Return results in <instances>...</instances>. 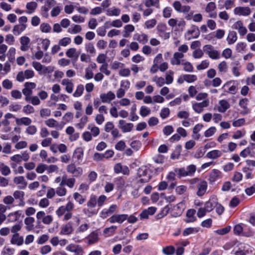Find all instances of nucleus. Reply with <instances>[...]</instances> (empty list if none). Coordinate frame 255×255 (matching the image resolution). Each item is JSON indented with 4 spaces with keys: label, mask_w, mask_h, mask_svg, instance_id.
Masks as SVG:
<instances>
[{
    "label": "nucleus",
    "mask_w": 255,
    "mask_h": 255,
    "mask_svg": "<svg viewBox=\"0 0 255 255\" xmlns=\"http://www.w3.org/2000/svg\"><path fill=\"white\" fill-rule=\"evenodd\" d=\"M196 166L194 164H190L186 168H175V172L177 174L178 177L180 178L182 177L192 176L196 171Z\"/></svg>",
    "instance_id": "1"
},
{
    "label": "nucleus",
    "mask_w": 255,
    "mask_h": 255,
    "mask_svg": "<svg viewBox=\"0 0 255 255\" xmlns=\"http://www.w3.org/2000/svg\"><path fill=\"white\" fill-rule=\"evenodd\" d=\"M137 175L140 178L139 182L141 183L148 182L151 178L148 173V170L146 166H141L137 170Z\"/></svg>",
    "instance_id": "2"
},
{
    "label": "nucleus",
    "mask_w": 255,
    "mask_h": 255,
    "mask_svg": "<svg viewBox=\"0 0 255 255\" xmlns=\"http://www.w3.org/2000/svg\"><path fill=\"white\" fill-rule=\"evenodd\" d=\"M204 51L212 59H219L220 58V52L215 50L211 45H206L203 47Z\"/></svg>",
    "instance_id": "3"
},
{
    "label": "nucleus",
    "mask_w": 255,
    "mask_h": 255,
    "mask_svg": "<svg viewBox=\"0 0 255 255\" xmlns=\"http://www.w3.org/2000/svg\"><path fill=\"white\" fill-rule=\"evenodd\" d=\"M67 171L68 173L73 174L75 177L80 176L83 173L82 168L80 167H77L74 163L68 165Z\"/></svg>",
    "instance_id": "4"
},
{
    "label": "nucleus",
    "mask_w": 255,
    "mask_h": 255,
    "mask_svg": "<svg viewBox=\"0 0 255 255\" xmlns=\"http://www.w3.org/2000/svg\"><path fill=\"white\" fill-rule=\"evenodd\" d=\"M128 218L127 214H115L113 215L109 219L111 223H122Z\"/></svg>",
    "instance_id": "5"
},
{
    "label": "nucleus",
    "mask_w": 255,
    "mask_h": 255,
    "mask_svg": "<svg viewBox=\"0 0 255 255\" xmlns=\"http://www.w3.org/2000/svg\"><path fill=\"white\" fill-rule=\"evenodd\" d=\"M133 127L132 123H126L124 120H120L119 123V128L122 129L123 132L130 131Z\"/></svg>",
    "instance_id": "6"
},
{
    "label": "nucleus",
    "mask_w": 255,
    "mask_h": 255,
    "mask_svg": "<svg viewBox=\"0 0 255 255\" xmlns=\"http://www.w3.org/2000/svg\"><path fill=\"white\" fill-rule=\"evenodd\" d=\"M73 232V223L71 222H69L65 225H63L60 234L68 235L71 234Z\"/></svg>",
    "instance_id": "7"
},
{
    "label": "nucleus",
    "mask_w": 255,
    "mask_h": 255,
    "mask_svg": "<svg viewBox=\"0 0 255 255\" xmlns=\"http://www.w3.org/2000/svg\"><path fill=\"white\" fill-rule=\"evenodd\" d=\"M66 250L74 253L75 255H83V254L82 248L79 245L70 244L66 247Z\"/></svg>",
    "instance_id": "8"
},
{
    "label": "nucleus",
    "mask_w": 255,
    "mask_h": 255,
    "mask_svg": "<svg viewBox=\"0 0 255 255\" xmlns=\"http://www.w3.org/2000/svg\"><path fill=\"white\" fill-rule=\"evenodd\" d=\"M115 95L112 91L108 92L107 94L100 95V98L103 103H110L111 101L115 99Z\"/></svg>",
    "instance_id": "9"
},
{
    "label": "nucleus",
    "mask_w": 255,
    "mask_h": 255,
    "mask_svg": "<svg viewBox=\"0 0 255 255\" xmlns=\"http://www.w3.org/2000/svg\"><path fill=\"white\" fill-rule=\"evenodd\" d=\"M207 188V182L206 181H200L197 185L198 191L197 195L198 196H202L205 193Z\"/></svg>",
    "instance_id": "10"
},
{
    "label": "nucleus",
    "mask_w": 255,
    "mask_h": 255,
    "mask_svg": "<svg viewBox=\"0 0 255 255\" xmlns=\"http://www.w3.org/2000/svg\"><path fill=\"white\" fill-rule=\"evenodd\" d=\"M250 13L251 10L249 7H237L234 9V13L235 14L247 16Z\"/></svg>",
    "instance_id": "11"
},
{
    "label": "nucleus",
    "mask_w": 255,
    "mask_h": 255,
    "mask_svg": "<svg viewBox=\"0 0 255 255\" xmlns=\"http://www.w3.org/2000/svg\"><path fill=\"white\" fill-rule=\"evenodd\" d=\"M21 46L20 50L22 51H26L29 48L30 39L27 36H22L20 41Z\"/></svg>",
    "instance_id": "12"
},
{
    "label": "nucleus",
    "mask_w": 255,
    "mask_h": 255,
    "mask_svg": "<svg viewBox=\"0 0 255 255\" xmlns=\"http://www.w3.org/2000/svg\"><path fill=\"white\" fill-rule=\"evenodd\" d=\"M14 182L16 184H19L18 188L20 189H23L26 188L27 183L25 180L23 176H20L15 177L13 179Z\"/></svg>",
    "instance_id": "13"
},
{
    "label": "nucleus",
    "mask_w": 255,
    "mask_h": 255,
    "mask_svg": "<svg viewBox=\"0 0 255 255\" xmlns=\"http://www.w3.org/2000/svg\"><path fill=\"white\" fill-rule=\"evenodd\" d=\"M89 245L97 243L99 240V234L96 231L92 232L87 237Z\"/></svg>",
    "instance_id": "14"
},
{
    "label": "nucleus",
    "mask_w": 255,
    "mask_h": 255,
    "mask_svg": "<svg viewBox=\"0 0 255 255\" xmlns=\"http://www.w3.org/2000/svg\"><path fill=\"white\" fill-rule=\"evenodd\" d=\"M184 57L183 53L176 52H175L173 57L171 59V63L172 65H179L181 64L180 59Z\"/></svg>",
    "instance_id": "15"
},
{
    "label": "nucleus",
    "mask_w": 255,
    "mask_h": 255,
    "mask_svg": "<svg viewBox=\"0 0 255 255\" xmlns=\"http://www.w3.org/2000/svg\"><path fill=\"white\" fill-rule=\"evenodd\" d=\"M184 57L183 53L176 52H175L173 57L171 59V63L172 65H179L181 64L180 59Z\"/></svg>",
    "instance_id": "16"
},
{
    "label": "nucleus",
    "mask_w": 255,
    "mask_h": 255,
    "mask_svg": "<svg viewBox=\"0 0 255 255\" xmlns=\"http://www.w3.org/2000/svg\"><path fill=\"white\" fill-rule=\"evenodd\" d=\"M196 213V211L194 209H189L187 210L186 213V219L184 220L186 223H192L196 220V217L194 215Z\"/></svg>",
    "instance_id": "17"
},
{
    "label": "nucleus",
    "mask_w": 255,
    "mask_h": 255,
    "mask_svg": "<svg viewBox=\"0 0 255 255\" xmlns=\"http://www.w3.org/2000/svg\"><path fill=\"white\" fill-rule=\"evenodd\" d=\"M248 102V100L247 98L242 99L239 102V106L243 108V110L241 112L242 115H246L249 112V109L247 107Z\"/></svg>",
    "instance_id": "18"
},
{
    "label": "nucleus",
    "mask_w": 255,
    "mask_h": 255,
    "mask_svg": "<svg viewBox=\"0 0 255 255\" xmlns=\"http://www.w3.org/2000/svg\"><path fill=\"white\" fill-rule=\"evenodd\" d=\"M232 82H228L225 84L223 87V89L225 92L235 94L237 92V87L235 85L231 86Z\"/></svg>",
    "instance_id": "19"
},
{
    "label": "nucleus",
    "mask_w": 255,
    "mask_h": 255,
    "mask_svg": "<svg viewBox=\"0 0 255 255\" xmlns=\"http://www.w3.org/2000/svg\"><path fill=\"white\" fill-rule=\"evenodd\" d=\"M117 227L116 226H112L108 228H106L103 230V235L105 237L107 238L113 236L115 233Z\"/></svg>",
    "instance_id": "20"
},
{
    "label": "nucleus",
    "mask_w": 255,
    "mask_h": 255,
    "mask_svg": "<svg viewBox=\"0 0 255 255\" xmlns=\"http://www.w3.org/2000/svg\"><path fill=\"white\" fill-rule=\"evenodd\" d=\"M221 172L217 169H213L209 176L210 182H214L221 177Z\"/></svg>",
    "instance_id": "21"
},
{
    "label": "nucleus",
    "mask_w": 255,
    "mask_h": 255,
    "mask_svg": "<svg viewBox=\"0 0 255 255\" xmlns=\"http://www.w3.org/2000/svg\"><path fill=\"white\" fill-rule=\"evenodd\" d=\"M11 243L12 244H16L17 246H21L23 243V239L22 237H19L18 233H16L12 236Z\"/></svg>",
    "instance_id": "22"
},
{
    "label": "nucleus",
    "mask_w": 255,
    "mask_h": 255,
    "mask_svg": "<svg viewBox=\"0 0 255 255\" xmlns=\"http://www.w3.org/2000/svg\"><path fill=\"white\" fill-rule=\"evenodd\" d=\"M222 155L221 151L219 150H213L208 152L206 154V157L210 159H216L221 157Z\"/></svg>",
    "instance_id": "23"
},
{
    "label": "nucleus",
    "mask_w": 255,
    "mask_h": 255,
    "mask_svg": "<svg viewBox=\"0 0 255 255\" xmlns=\"http://www.w3.org/2000/svg\"><path fill=\"white\" fill-rule=\"evenodd\" d=\"M220 106L218 108V111L221 113H225L230 107L229 103L224 100H222L219 102Z\"/></svg>",
    "instance_id": "24"
},
{
    "label": "nucleus",
    "mask_w": 255,
    "mask_h": 255,
    "mask_svg": "<svg viewBox=\"0 0 255 255\" xmlns=\"http://www.w3.org/2000/svg\"><path fill=\"white\" fill-rule=\"evenodd\" d=\"M26 28V24H19L15 25L13 27V32L15 35H19Z\"/></svg>",
    "instance_id": "25"
},
{
    "label": "nucleus",
    "mask_w": 255,
    "mask_h": 255,
    "mask_svg": "<svg viewBox=\"0 0 255 255\" xmlns=\"http://www.w3.org/2000/svg\"><path fill=\"white\" fill-rule=\"evenodd\" d=\"M171 207L172 205L171 204H168L166 205L165 207H164L163 209L161 211L160 213L156 215V218L157 219H160L167 215V214L169 213Z\"/></svg>",
    "instance_id": "26"
},
{
    "label": "nucleus",
    "mask_w": 255,
    "mask_h": 255,
    "mask_svg": "<svg viewBox=\"0 0 255 255\" xmlns=\"http://www.w3.org/2000/svg\"><path fill=\"white\" fill-rule=\"evenodd\" d=\"M34 221V219L33 217H29L25 219L24 223L26 225V230L29 231L33 229Z\"/></svg>",
    "instance_id": "27"
},
{
    "label": "nucleus",
    "mask_w": 255,
    "mask_h": 255,
    "mask_svg": "<svg viewBox=\"0 0 255 255\" xmlns=\"http://www.w3.org/2000/svg\"><path fill=\"white\" fill-rule=\"evenodd\" d=\"M182 150V146L181 145H178L176 146L174 150L171 154L170 157L172 159H178L180 155V153Z\"/></svg>",
    "instance_id": "28"
},
{
    "label": "nucleus",
    "mask_w": 255,
    "mask_h": 255,
    "mask_svg": "<svg viewBox=\"0 0 255 255\" xmlns=\"http://www.w3.org/2000/svg\"><path fill=\"white\" fill-rule=\"evenodd\" d=\"M237 39V33L234 31H230L228 34L227 40L229 44L234 43Z\"/></svg>",
    "instance_id": "29"
},
{
    "label": "nucleus",
    "mask_w": 255,
    "mask_h": 255,
    "mask_svg": "<svg viewBox=\"0 0 255 255\" xmlns=\"http://www.w3.org/2000/svg\"><path fill=\"white\" fill-rule=\"evenodd\" d=\"M216 202L213 200H209L208 202H206L205 204V209L206 210L207 212H211L215 206H216Z\"/></svg>",
    "instance_id": "30"
},
{
    "label": "nucleus",
    "mask_w": 255,
    "mask_h": 255,
    "mask_svg": "<svg viewBox=\"0 0 255 255\" xmlns=\"http://www.w3.org/2000/svg\"><path fill=\"white\" fill-rule=\"evenodd\" d=\"M32 121L30 119L27 117H23L20 119H17L16 123L17 125H24L25 126H29Z\"/></svg>",
    "instance_id": "31"
},
{
    "label": "nucleus",
    "mask_w": 255,
    "mask_h": 255,
    "mask_svg": "<svg viewBox=\"0 0 255 255\" xmlns=\"http://www.w3.org/2000/svg\"><path fill=\"white\" fill-rule=\"evenodd\" d=\"M199 228H187L183 232V236H187L192 234H195L199 232Z\"/></svg>",
    "instance_id": "32"
},
{
    "label": "nucleus",
    "mask_w": 255,
    "mask_h": 255,
    "mask_svg": "<svg viewBox=\"0 0 255 255\" xmlns=\"http://www.w3.org/2000/svg\"><path fill=\"white\" fill-rule=\"evenodd\" d=\"M64 185V180L63 179L62 182H61L60 185V187H58L56 189V193L59 196H63L66 195L67 190L65 188L62 187V186Z\"/></svg>",
    "instance_id": "33"
},
{
    "label": "nucleus",
    "mask_w": 255,
    "mask_h": 255,
    "mask_svg": "<svg viewBox=\"0 0 255 255\" xmlns=\"http://www.w3.org/2000/svg\"><path fill=\"white\" fill-rule=\"evenodd\" d=\"M134 30V27L131 24L126 25L124 27V32L123 36L125 38L129 36L130 33L133 32Z\"/></svg>",
    "instance_id": "34"
},
{
    "label": "nucleus",
    "mask_w": 255,
    "mask_h": 255,
    "mask_svg": "<svg viewBox=\"0 0 255 255\" xmlns=\"http://www.w3.org/2000/svg\"><path fill=\"white\" fill-rule=\"evenodd\" d=\"M85 48L86 51L91 54H95L96 53V49L94 46L93 43L91 42H88L85 44Z\"/></svg>",
    "instance_id": "35"
},
{
    "label": "nucleus",
    "mask_w": 255,
    "mask_h": 255,
    "mask_svg": "<svg viewBox=\"0 0 255 255\" xmlns=\"http://www.w3.org/2000/svg\"><path fill=\"white\" fill-rule=\"evenodd\" d=\"M37 6V4L35 1H31L27 3L26 5V7L27 9L29 10L27 12L29 14L32 13L34 12V10L36 8Z\"/></svg>",
    "instance_id": "36"
},
{
    "label": "nucleus",
    "mask_w": 255,
    "mask_h": 255,
    "mask_svg": "<svg viewBox=\"0 0 255 255\" xmlns=\"http://www.w3.org/2000/svg\"><path fill=\"white\" fill-rule=\"evenodd\" d=\"M83 156V150L82 148L79 147L75 149L74 152L73 158L77 159L78 160H81Z\"/></svg>",
    "instance_id": "37"
},
{
    "label": "nucleus",
    "mask_w": 255,
    "mask_h": 255,
    "mask_svg": "<svg viewBox=\"0 0 255 255\" xmlns=\"http://www.w3.org/2000/svg\"><path fill=\"white\" fill-rule=\"evenodd\" d=\"M145 5L149 7L150 6H155L156 8H159V0H146Z\"/></svg>",
    "instance_id": "38"
},
{
    "label": "nucleus",
    "mask_w": 255,
    "mask_h": 255,
    "mask_svg": "<svg viewBox=\"0 0 255 255\" xmlns=\"http://www.w3.org/2000/svg\"><path fill=\"white\" fill-rule=\"evenodd\" d=\"M97 204V196L92 195L90 196L89 200L87 202V206L89 208H94Z\"/></svg>",
    "instance_id": "39"
},
{
    "label": "nucleus",
    "mask_w": 255,
    "mask_h": 255,
    "mask_svg": "<svg viewBox=\"0 0 255 255\" xmlns=\"http://www.w3.org/2000/svg\"><path fill=\"white\" fill-rule=\"evenodd\" d=\"M134 39L143 44L146 43L148 40L147 36L145 34H142L141 35L135 34L134 35Z\"/></svg>",
    "instance_id": "40"
},
{
    "label": "nucleus",
    "mask_w": 255,
    "mask_h": 255,
    "mask_svg": "<svg viewBox=\"0 0 255 255\" xmlns=\"http://www.w3.org/2000/svg\"><path fill=\"white\" fill-rule=\"evenodd\" d=\"M218 68L220 72L224 73H226L228 70L227 62L225 61L221 62L219 64Z\"/></svg>",
    "instance_id": "41"
},
{
    "label": "nucleus",
    "mask_w": 255,
    "mask_h": 255,
    "mask_svg": "<svg viewBox=\"0 0 255 255\" xmlns=\"http://www.w3.org/2000/svg\"><path fill=\"white\" fill-rule=\"evenodd\" d=\"M46 125L50 128L57 127L59 123L53 119H49L45 122Z\"/></svg>",
    "instance_id": "42"
},
{
    "label": "nucleus",
    "mask_w": 255,
    "mask_h": 255,
    "mask_svg": "<svg viewBox=\"0 0 255 255\" xmlns=\"http://www.w3.org/2000/svg\"><path fill=\"white\" fill-rule=\"evenodd\" d=\"M84 88V86L83 85H79L77 87L76 90L75 92L73 93V96L75 97H78L81 96L83 92Z\"/></svg>",
    "instance_id": "43"
},
{
    "label": "nucleus",
    "mask_w": 255,
    "mask_h": 255,
    "mask_svg": "<svg viewBox=\"0 0 255 255\" xmlns=\"http://www.w3.org/2000/svg\"><path fill=\"white\" fill-rule=\"evenodd\" d=\"M32 66L38 72L40 75L42 74V71L43 69V66L40 63L36 61H33L32 62Z\"/></svg>",
    "instance_id": "44"
},
{
    "label": "nucleus",
    "mask_w": 255,
    "mask_h": 255,
    "mask_svg": "<svg viewBox=\"0 0 255 255\" xmlns=\"http://www.w3.org/2000/svg\"><path fill=\"white\" fill-rule=\"evenodd\" d=\"M73 197L79 204H82L86 201L85 198H84L81 194L77 192L74 194Z\"/></svg>",
    "instance_id": "45"
},
{
    "label": "nucleus",
    "mask_w": 255,
    "mask_h": 255,
    "mask_svg": "<svg viewBox=\"0 0 255 255\" xmlns=\"http://www.w3.org/2000/svg\"><path fill=\"white\" fill-rule=\"evenodd\" d=\"M15 54V49L13 47H11L9 49L7 55L8 57L9 61L11 62H13L15 59L14 55Z\"/></svg>",
    "instance_id": "46"
},
{
    "label": "nucleus",
    "mask_w": 255,
    "mask_h": 255,
    "mask_svg": "<svg viewBox=\"0 0 255 255\" xmlns=\"http://www.w3.org/2000/svg\"><path fill=\"white\" fill-rule=\"evenodd\" d=\"M174 74V72L170 70L168 72V73L166 75L165 77V82L166 84H170L172 83L173 78V75Z\"/></svg>",
    "instance_id": "47"
},
{
    "label": "nucleus",
    "mask_w": 255,
    "mask_h": 255,
    "mask_svg": "<svg viewBox=\"0 0 255 255\" xmlns=\"http://www.w3.org/2000/svg\"><path fill=\"white\" fill-rule=\"evenodd\" d=\"M88 128L91 130L92 134L94 136H97L100 133V129L97 127L89 125L88 127Z\"/></svg>",
    "instance_id": "48"
},
{
    "label": "nucleus",
    "mask_w": 255,
    "mask_h": 255,
    "mask_svg": "<svg viewBox=\"0 0 255 255\" xmlns=\"http://www.w3.org/2000/svg\"><path fill=\"white\" fill-rule=\"evenodd\" d=\"M120 12V9L118 8H111L107 10V14L109 15L118 16Z\"/></svg>",
    "instance_id": "49"
},
{
    "label": "nucleus",
    "mask_w": 255,
    "mask_h": 255,
    "mask_svg": "<svg viewBox=\"0 0 255 255\" xmlns=\"http://www.w3.org/2000/svg\"><path fill=\"white\" fill-rule=\"evenodd\" d=\"M163 253L166 255H171L175 252L174 248L172 246H168L162 250Z\"/></svg>",
    "instance_id": "50"
},
{
    "label": "nucleus",
    "mask_w": 255,
    "mask_h": 255,
    "mask_svg": "<svg viewBox=\"0 0 255 255\" xmlns=\"http://www.w3.org/2000/svg\"><path fill=\"white\" fill-rule=\"evenodd\" d=\"M71 39L70 37H64L59 41V45L62 46H66L71 43Z\"/></svg>",
    "instance_id": "51"
},
{
    "label": "nucleus",
    "mask_w": 255,
    "mask_h": 255,
    "mask_svg": "<svg viewBox=\"0 0 255 255\" xmlns=\"http://www.w3.org/2000/svg\"><path fill=\"white\" fill-rule=\"evenodd\" d=\"M150 113V110L148 108L145 106H141L140 110V115L143 117L148 116Z\"/></svg>",
    "instance_id": "52"
},
{
    "label": "nucleus",
    "mask_w": 255,
    "mask_h": 255,
    "mask_svg": "<svg viewBox=\"0 0 255 255\" xmlns=\"http://www.w3.org/2000/svg\"><path fill=\"white\" fill-rule=\"evenodd\" d=\"M82 30L81 26L80 25H74L72 29L69 28L68 32L74 34H77L80 32Z\"/></svg>",
    "instance_id": "53"
},
{
    "label": "nucleus",
    "mask_w": 255,
    "mask_h": 255,
    "mask_svg": "<svg viewBox=\"0 0 255 255\" xmlns=\"http://www.w3.org/2000/svg\"><path fill=\"white\" fill-rule=\"evenodd\" d=\"M231 230V227L227 226L225 228L217 230L215 231V232L220 235H224L228 233Z\"/></svg>",
    "instance_id": "54"
},
{
    "label": "nucleus",
    "mask_w": 255,
    "mask_h": 255,
    "mask_svg": "<svg viewBox=\"0 0 255 255\" xmlns=\"http://www.w3.org/2000/svg\"><path fill=\"white\" fill-rule=\"evenodd\" d=\"M209 66V62L208 60H204L201 63L197 66V69L198 70H201L208 68Z\"/></svg>",
    "instance_id": "55"
},
{
    "label": "nucleus",
    "mask_w": 255,
    "mask_h": 255,
    "mask_svg": "<svg viewBox=\"0 0 255 255\" xmlns=\"http://www.w3.org/2000/svg\"><path fill=\"white\" fill-rule=\"evenodd\" d=\"M156 24V20L155 19H152L146 21L145 22V26L146 28L150 29L154 27Z\"/></svg>",
    "instance_id": "56"
},
{
    "label": "nucleus",
    "mask_w": 255,
    "mask_h": 255,
    "mask_svg": "<svg viewBox=\"0 0 255 255\" xmlns=\"http://www.w3.org/2000/svg\"><path fill=\"white\" fill-rule=\"evenodd\" d=\"M184 66V70L188 72H191L193 71V67L189 62H185L182 63Z\"/></svg>",
    "instance_id": "57"
},
{
    "label": "nucleus",
    "mask_w": 255,
    "mask_h": 255,
    "mask_svg": "<svg viewBox=\"0 0 255 255\" xmlns=\"http://www.w3.org/2000/svg\"><path fill=\"white\" fill-rule=\"evenodd\" d=\"M197 76L195 75H185V81L188 83H192L196 81Z\"/></svg>",
    "instance_id": "58"
},
{
    "label": "nucleus",
    "mask_w": 255,
    "mask_h": 255,
    "mask_svg": "<svg viewBox=\"0 0 255 255\" xmlns=\"http://www.w3.org/2000/svg\"><path fill=\"white\" fill-rule=\"evenodd\" d=\"M216 131L215 127H212L206 130L204 132V135L205 137H210L213 135Z\"/></svg>",
    "instance_id": "59"
},
{
    "label": "nucleus",
    "mask_w": 255,
    "mask_h": 255,
    "mask_svg": "<svg viewBox=\"0 0 255 255\" xmlns=\"http://www.w3.org/2000/svg\"><path fill=\"white\" fill-rule=\"evenodd\" d=\"M172 9L170 7H166L163 10V16L164 18H169L171 15Z\"/></svg>",
    "instance_id": "60"
},
{
    "label": "nucleus",
    "mask_w": 255,
    "mask_h": 255,
    "mask_svg": "<svg viewBox=\"0 0 255 255\" xmlns=\"http://www.w3.org/2000/svg\"><path fill=\"white\" fill-rule=\"evenodd\" d=\"M51 29V26L48 23H43L40 25V29L43 32H49Z\"/></svg>",
    "instance_id": "61"
},
{
    "label": "nucleus",
    "mask_w": 255,
    "mask_h": 255,
    "mask_svg": "<svg viewBox=\"0 0 255 255\" xmlns=\"http://www.w3.org/2000/svg\"><path fill=\"white\" fill-rule=\"evenodd\" d=\"M216 7V4L214 2H210L207 4L205 8V10L207 12H210L213 11Z\"/></svg>",
    "instance_id": "62"
},
{
    "label": "nucleus",
    "mask_w": 255,
    "mask_h": 255,
    "mask_svg": "<svg viewBox=\"0 0 255 255\" xmlns=\"http://www.w3.org/2000/svg\"><path fill=\"white\" fill-rule=\"evenodd\" d=\"M2 85L6 89H11L12 88V83L8 79L3 81Z\"/></svg>",
    "instance_id": "63"
},
{
    "label": "nucleus",
    "mask_w": 255,
    "mask_h": 255,
    "mask_svg": "<svg viewBox=\"0 0 255 255\" xmlns=\"http://www.w3.org/2000/svg\"><path fill=\"white\" fill-rule=\"evenodd\" d=\"M173 131V128L171 126H166L163 129V132L165 135H169Z\"/></svg>",
    "instance_id": "64"
}]
</instances>
